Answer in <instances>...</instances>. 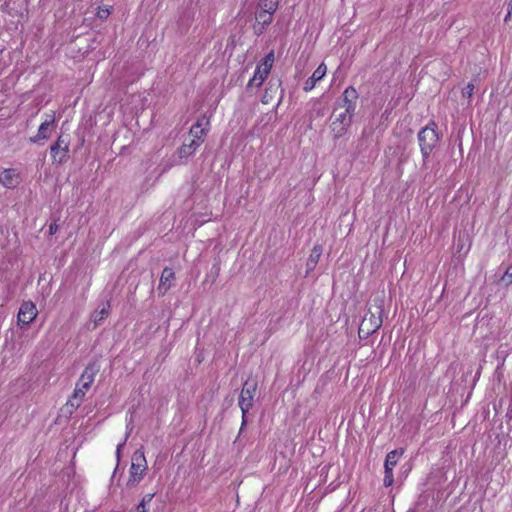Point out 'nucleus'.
<instances>
[{
	"mask_svg": "<svg viewBox=\"0 0 512 512\" xmlns=\"http://www.w3.org/2000/svg\"><path fill=\"white\" fill-rule=\"evenodd\" d=\"M278 7V0H260L259 9L274 13Z\"/></svg>",
	"mask_w": 512,
	"mask_h": 512,
	"instance_id": "obj_20",
	"label": "nucleus"
},
{
	"mask_svg": "<svg viewBox=\"0 0 512 512\" xmlns=\"http://www.w3.org/2000/svg\"><path fill=\"white\" fill-rule=\"evenodd\" d=\"M327 73V67L324 63H321L316 70L313 72L312 76L309 77L304 84L303 89L305 91H311L318 81H320Z\"/></svg>",
	"mask_w": 512,
	"mask_h": 512,
	"instance_id": "obj_10",
	"label": "nucleus"
},
{
	"mask_svg": "<svg viewBox=\"0 0 512 512\" xmlns=\"http://www.w3.org/2000/svg\"><path fill=\"white\" fill-rule=\"evenodd\" d=\"M257 389L258 383L253 378H248L243 384L238 401V405L242 411V422L239 433H241L247 425V413L254 405V396L257 392Z\"/></svg>",
	"mask_w": 512,
	"mask_h": 512,
	"instance_id": "obj_2",
	"label": "nucleus"
},
{
	"mask_svg": "<svg viewBox=\"0 0 512 512\" xmlns=\"http://www.w3.org/2000/svg\"><path fill=\"white\" fill-rule=\"evenodd\" d=\"M418 141L424 163H426L431 152L439 142V135L437 133V125L435 122H430L426 127L420 130L418 133Z\"/></svg>",
	"mask_w": 512,
	"mask_h": 512,
	"instance_id": "obj_4",
	"label": "nucleus"
},
{
	"mask_svg": "<svg viewBox=\"0 0 512 512\" xmlns=\"http://www.w3.org/2000/svg\"><path fill=\"white\" fill-rule=\"evenodd\" d=\"M273 57H274V56H273V53L268 54V55L265 57L264 61H263L260 65H268V67H267V68L271 70V68H272V64H273V60H274V58H273Z\"/></svg>",
	"mask_w": 512,
	"mask_h": 512,
	"instance_id": "obj_29",
	"label": "nucleus"
},
{
	"mask_svg": "<svg viewBox=\"0 0 512 512\" xmlns=\"http://www.w3.org/2000/svg\"><path fill=\"white\" fill-rule=\"evenodd\" d=\"M155 496L154 493H148L146 494L142 500L140 501V505H143V506H146L147 504H149L151 502V500L153 499V497Z\"/></svg>",
	"mask_w": 512,
	"mask_h": 512,
	"instance_id": "obj_30",
	"label": "nucleus"
},
{
	"mask_svg": "<svg viewBox=\"0 0 512 512\" xmlns=\"http://www.w3.org/2000/svg\"><path fill=\"white\" fill-rule=\"evenodd\" d=\"M471 248V239L467 232H459L455 244V254L459 257L467 255Z\"/></svg>",
	"mask_w": 512,
	"mask_h": 512,
	"instance_id": "obj_9",
	"label": "nucleus"
},
{
	"mask_svg": "<svg viewBox=\"0 0 512 512\" xmlns=\"http://www.w3.org/2000/svg\"><path fill=\"white\" fill-rule=\"evenodd\" d=\"M59 149H60L59 142H56L54 145L51 146L50 150H51V154L54 158L56 157V154L58 153Z\"/></svg>",
	"mask_w": 512,
	"mask_h": 512,
	"instance_id": "obj_31",
	"label": "nucleus"
},
{
	"mask_svg": "<svg viewBox=\"0 0 512 512\" xmlns=\"http://www.w3.org/2000/svg\"><path fill=\"white\" fill-rule=\"evenodd\" d=\"M404 449H395L390 451L385 458L384 469H391L397 465L399 458L403 455Z\"/></svg>",
	"mask_w": 512,
	"mask_h": 512,
	"instance_id": "obj_17",
	"label": "nucleus"
},
{
	"mask_svg": "<svg viewBox=\"0 0 512 512\" xmlns=\"http://www.w3.org/2000/svg\"><path fill=\"white\" fill-rule=\"evenodd\" d=\"M55 118L54 115H49L47 119L39 126L36 138L33 139L34 142L39 140L47 139L50 135V131L54 126Z\"/></svg>",
	"mask_w": 512,
	"mask_h": 512,
	"instance_id": "obj_12",
	"label": "nucleus"
},
{
	"mask_svg": "<svg viewBox=\"0 0 512 512\" xmlns=\"http://www.w3.org/2000/svg\"><path fill=\"white\" fill-rule=\"evenodd\" d=\"M474 92V85L472 83H469L464 89H463V96L467 98H471Z\"/></svg>",
	"mask_w": 512,
	"mask_h": 512,
	"instance_id": "obj_28",
	"label": "nucleus"
},
{
	"mask_svg": "<svg viewBox=\"0 0 512 512\" xmlns=\"http://www.w3.org/2000/svg\"><path fill=\"white\" fill-rule=\"evenodd\" d=\"M85 391L83 390V388H80L79 387V383L76 384V387L74 389V392L72 394V396L69 398L71 399L72 401H74L75 403L81 405L83 400H84V397H85Z\"/></svg>",
	"mask_w": 512,
	"mask_h": 512,
	"instance_id": "obj_23",
	"label": "nucleus"
},
{
	"mask_svg": "<svg viewBox=\"0 0 512 512\" xmlns=\"http://www.w3.org/2000/svg\"><path fill=\"white\" fill-rule=\"evenodd\" d=\"M58 230V224L56 223V221H54L53 223H51L49 225V234L50 235H54Z\"/></svg>",
	"mask_w": 512,
	"mask_h": 512,
	"instance_id": "obj_32",
	"label": "nucleus"
},
{
	"mask_svg": "<svg viewBox=\"0 0 512 512\" xmlns=\"http://www.w3.org/2000/svg\"><path fill=\"white\" fill-rule=\"evenodd\" d=\"M148 471L147 460L143 448L137 449L131 458V466L129 469V478L127 480V487H136L145 477Z\"/></svg>",
	"mask_w": 512,
	"mask_h": 512,
	"instance_id": "obj_3",
	"label": "nucleus"
},
{
	"mask_svg": "<svg viewBox=\"0 0 512 512\" xmlns=\"http://www.w3.org/2000/svg\"><path fill=\"white\" fill-rule=\"evenodd\" d=\"M202 143L196 141L195 139H191L189 143H184L178 149V157L179 159L187 160L190 156H192L196 150L200 147Z\"/></svg>",
	"mask_w": 512,
	"mask_h": 512,
	"instance_id": "obj_13",
	"label": "nucleus"
},
{
	"mask_svg": "<svg viewBox=\"0 0 512 512\" xmlns=\"http://www.w3.org/2000/svg\"><path fill=\"white\" fill-rule=\"evenodd\" d=\"M511 14H512V0H511V2L509 4V11H508V14H507L506 18L509 17Z\"/></svg>",
	"mask_w": 512,
	"mask_h": 512,
	"instance_id": "obj_35",
	"label": "nucleus"
},
{
	"mask_svg": "<svg viewBox=\"0 0 512 512\" xmlns=\"http://www.w3.org/2000/svg\"><path fill=\"white\" fill-rule=\"evenodd\" d=\"M100 367L96 361L90 362L82 372L79 382H86V384H93L95 376L99 372Z\"/></svg>",
	"mask_w": 512,
	"mask_h": 512,
	"instance_id": "obj_11",
	"label": "nucleus"
},
{
	"mask_svg": "<svg viewBox=\"0 0 512 512\" xmlns=\"http://www.w3.org/2000/svg\"><path fill=\"white\" fill-rule=\"evenodd\" d=\"M220 265H221V260L218 257L215 258L214 263L211 266L209 273L207 274V278H210L212 282H215L220 274V270H221Z\"/></svg>",
	"mask_w": 512,
	"mask_h": 512,
	"instance_id": "obj_21",
	"label": "nucleus"
},
{
	"mask_svg": "<svg viewBox=\"0 0 512 512\" xmlns=\"http://www.w3.org/2000/svg\"><path fill=\"white\" fill-rule=\"evenodd\" d=\"M38 311L35 304L31 301H25L21 304L18 315H17V325L21 328L32 323L37 317Z\"/></svg>",
	"mask_w": 512,
	"mask_h": 512,
	"instance_id": "obj_6",
	"label": "nucleus"
},
{
	"mask_svg": "<svg viewBox=\"0 0 512 512\" xmlns=\"http://www.w3.org/2000/svg\"><path fill=\"white\" fill-rule=\"evenodd\" d=\"M322 255V246L315 245L311 251V254L306 262L307 273L313 271Z\"/></svg>",
	"mask_w": 512,
	"mask_h": 512,
	"instance_id": "obj_16",
	"label": "nucleus"
},
{
	"mask_svg": "<svg viewBox=\"0 0 512 512\" xmlns=\"http://www.w3.org/2000/svg\"><path fill=\"white\" fill-rule=\"evenodd\" d=\"M358 93L353 86L347 87L335 103L330 116V130L334 139L343 137L349 130L355 114Z\"/></svg>",
	"mask_w": 512,
	"mask_h": 512,
	"instance_id": "obj_1",
	"label": "nucleus"
},
{
	"mask_svg": "<svg viewBox=\"0 0 512 512\" xmlns=\"http://www.w3.org/2000/svg\"><path fill=\"white\" fill-rule=\"evenodd\" d=\"M499 283L504 287H508L512 284V265H510L506 269V271L504 272L503 276L501 277Z\"/></svg>",
	"mask_w": 512,
	"mask_h": 512,
	"instance_id": "obj_24",
	"label": "nucleus"
},
{
	"mask_svg": "<svg viewBox=\"0 0 512 512\" xmlns=\"http://www.w3.org/2000/svg\"><path fill=\"white\" fill-rule=\"evenodd\" d=\"M375 310V312L369 311V313L364 316L359 326L358 334L361 339H367L382 326L383 307L376 306Z\"/></svg>",
	"mask_w": 512,
	"mask_h": 512,
	"instance_id": "obj_5",
	"label": "nucleus"
},
{
	"mask_svg": "<svg viewBox=\"0 0 512 512\" xmlns=\"http://www.w3.org/2000/svg\"><path fill=\"white\" fill-rule=\"evenodd\" d=\"M77 383H79V387L83 388V390L85 392L88 391L90 389L91 385H92L90 383L86 384V382H79V381Z\"/></svg>",
	"mask_w": 512,
	"mask_h": 512,
	"instance_id": "obj_33",
	"label": "nucleus"
},
{
	"mask_svg": "<svg viewBox=\"0 0 512 512\" xmlns=\"http://www.w3.org/2000/svg\"><path fill=\"white\" fill-rule=\"evenodd\" d=\"M131 430H132V428H130V429L127 431V433H126V435H125V438H124L123 442H121V443H119V444L117 445V448H116V458H117V461H118V462L120 461L122 449H123V447H124V446H125V444H126V441H127L128 437H129V435H130V433H131Z\"/></svg>",
	"mask_w": 512,
	"mask_h": 512,
	"instance_id": "obj_27",
	"label": "nucleus"
},
{
	"mask_svg": "<svg viewBox=\"0 0 512 512\" xmlns=\"http://www.w3.org/2000/svg\"><path fill=\"white\" fill-rule=\"evenodd\" d=\"M175 280V272L171 267H165L161 273L160 281L158 285V292L164 295L173 285Z\"/></svg>",
	"mask_w": 512,
	"mask_h": 512,
	"instance_id": "obj_8",
	"label": "nucleus"
},
{
	"mask_svg": "<svg viewBox=\"0 0 512 512\" xmlns=\"http://www.w3.org/2000/svg\"><path fill=\"white\" fill-rule=\"evenodd\" d=\"M268 65H258L254 72L252 79L249 82V86L259 87L265 81L270 73V69L267 68Z\"/></svg>",
	"mask_w": 512,
	"mask_h": 512,
	"instance_id": "obj_14",
	"label": "nucleus"
},
{
	"mask_svg": "<svg viewBox=\"0 0 512 512\" xmlns=\"http://www.w3.org/2000/svg\"><path fill=\"white\" fill-rule=\"evenodd\" d=\"M20 182V174L15 169H5L0 173V183L7 189H15Z\"/></svg>",
	"mask_w": 512,
	"mask_h": 512,
	"instance_id": "obj_7",
	"label": "nucleus"
},
{
	"mask_svg": "<svg viewBox=\"0 0 512 512\" xmlns=\"http://www.w3.org/2000/svg\"><path fill=\"white\" fill-rule=\"evenodd\" d=\"M111 11L112 6L102 5L98 7L96 15L99 19L104 20L108 18V16L111 14Z\"/></svg>",
	"mask_w": 512,
	"mask_h": 512,
	"instance_id": "obj_25",
	"label": "nucleus"
},
{
	"mask_svg": "<svg viewBox=\"0 0 512 512\" xmlns=\"http://www.w3.org/2000/svg\"><path fill=\"white\" fill-rule=\"evenodd\" d=\"M80 405L69 399L66 404L61 408L62 414L70 417Z\"/></svg>",
	"mask_w": 512,
	"mask_h": 512,
	"instance_id": "obj_22",
	"label": "nucleus"
},
{
	"mask_svg": "<svg viewBox=\"0 0 512 512\" xmlns=\"http://www.w3.org/2000/svg\"><path fill=\"white\" fill-rule=\"evenodd\" d=\"M394 482V477H393V470L391 469H385V475H384V480H383V484L385 487H389L393 484Z\"/></svg>",
	"mask_w": 512,
	"mask_h": 512,
	"instance_id": "obj_26",
	"label": "nucleus"
},
{
	"mask_svg": "<svg viewBox=\"0 0 512 512\" xmlns=\"http://www.w3.org/2000/svg\"><path fill=\"white\" fill-rule=\"evenodd\" d=\"M207 128L203 127L202 120H198L189 131L190 136L192 139H195L196 141L203 143L204 139L207 135Z\"/></svg>",
	"mask_w": 512,
	"mask_h": 512,
	"instance_id": "obj_15",
	"label": "nucleus"
},
{
	"mask_svg": "<svg viewBox=\"0 0 512 512\" xmlns=\"http://www.w3.org/2000/svg\"><path fill=\"white\" fill-rule=\"evenodd\" d=\"M170 166H173V163H170L169 167H170ZM167 168H168V166H166V167L164 168V170H165V169H167Z\"/></svg>",
	"mask_w": 512,
	"mask_h": 512,
	"instance_id": "obj_36",
	"label": "nucleus"
},
{
	"mask_svg": "<svg viewBox=\"0 0 512 512\" xmlns=\"http://www.w3.org/2000/svg\"><path fill=\"white\" fill-rule=\"evenodd\" d=\"M136 512H148V510L146 509V506L138 504Z\"/></svg>",
	"mask_w": 512,
	"mask_h": 512,
	"instance_id": "obj_34",
	"label": "nucleus"
},
{
	"mask_svg": "<svg viewBox=\"0 0 512 512\" xmlns=\"http://www.w3.org/2000/svg\"><path fill=\"white\" fill-rule=\"evenodd\" d=\"M109 312H110V303L106 302L105 304H103L101 309L96 310L92 314L91 320L94 322V325L98 326L102 322V320L108 316Z\"/></svg>",
	"mask_w": 512,
	"mask_h": 512,
	"instance_id": "obj_18",
	"label": "nucleus"
},
{
	"mask_svg": "<svg viewBox=\"0 0 512 512\" xmlns=\"http://www.w3.org/2000/svg\"><path fill=\"white\" fill-rule=\"evenodd\" d=\"M272 15H273V13L259 9L256 12V20L259 24H262L263 26H265V25H268L271 23Z\"/></svg>",
	"mask_w": 512,
	"mask_h": 512,
	"instance_id": "obj_19",
	"label": "nucleus"
}]
</instances>
